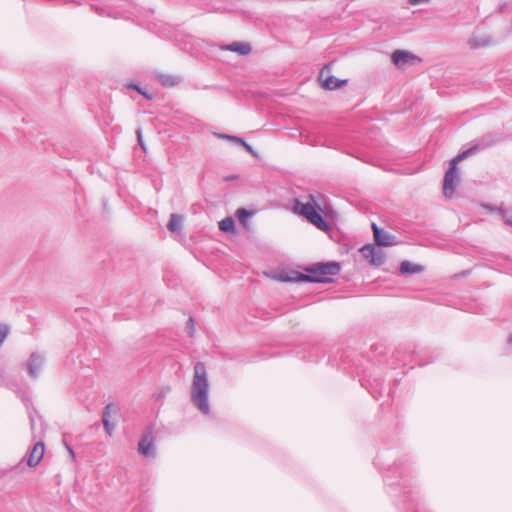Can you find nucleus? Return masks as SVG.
<instances>
[{
    "mask_svg": "<svg viewBox=\"0 0 512 512\" xmlns=\"http://www.w3.org/2000/svg\"><path fill=\"white\" fill-rule=\"evenodd\" d=\"M414 58L415 56L412 53L404 50H395L392 53V61L398 67L404 66Z\"/></svg>",
    "mask_w": 512,
    "mask_h": 512,
    "instance_id": "11",
    "label": "nucleus"
},
{
    "mask_svg": "<svg viewBox=\"0 0 512 512\" xmlns=\"http://www.w3.org/2000/svg\"><path fill=\"white\" fill-rule=\"evenodd\" d=\"M208 396L209 382L206 366L202 362H196L191 386V401L205 415L210 413Z\"/></svg>",
    "mask_w": 512,
    "mask_h": 512,
    "instance_id": "2",
    "label": "nucleus"
},
{
    "mask_svg": "<svg viewBox=\"0 0 512 512\" xmlns=\"http://www.w3.org/2000/svg\"><path fill=\"white\" fill-rule=\"evenodd\" d=\"M360 253L365 259L369 260V262L371 263L373 254L375 253L374 246L371 244H367L360 249Z\"/></svg>",
    "mask_w": 512,
    "mask_h": 512,
    "instance_id": "20",
    "label": "nucleus"
},
{
    "mask_svg": "<svg viewBox=\"0 0 512 512\" xmlns=\"http://www.w3.org/2000/svg\"><path fill=\"white\" fill-rule=\"evenodd\" d=\"M136 133H137V138H138L139 145H140L143 149H145L144 144H143V139H142V133H141V130H140V129H138V130L136 131Z\"/></svg>",
    "mask_w": 512,
    "mask_h": 512,
    "instance_id": "28",
    "label": "nucleus"
},
{
    "mask_svg": "<svg viewBox=\"0 0 512 512\" xmlns=\"http://www.w3.org/2000/svg\"><path fill=\"white\" fill-rule=\"evenodd\" d=\"M138 452L145 457H155V437L151 429H147L139 444Z\"/></svg>",
    "mask_w": 512,
    "mask_h": 512,
    "instance_id": "6",
    "label": "nucleus"
},
{
    "mask_svg": "<svg viewBox=\"0 0 512 512\" xmlns=\"http://www.w3.org/2000/svg\"><path fill=\"white\" fill-rule=\"evenodd\" d=\"M251 215H252V213L244 208L237 210V217H238L239 221L242 223H245L246 219L248 217H250Z\"/></svg>",
    "mask_w": 512,
    "mask_h": 512,
    "instance_id": "21",
    "label": "nucleus"
},
{
    "mask_svg": "<svg viewBox=\"0 0 512 512\" xmlns=\"http://www.w3.org/2000/svg\"><path fill=\"white\" fill-rule=\"evenodd\" d=\"M65 447L68 450L71 458L74 460L75 459V452H74L72 446H70L69 444L65 443Z\"/></svg>",
    "mask_w": 512,
    "mask_h": 512,
    "instance_id": "29",
    "label": "nucleus"
},
{
    "mask_svg": "<svg viewBox=\"0 0 512 512\" xmlns=\"http://www.w3.org/2000/svg\"><path fill=\"white\" fill-rule=\"evenodd\" d=\"M340 270V264L337 262L319 263L307 268L306 274L292 271L285 277H282V280L288 282L330 283L333 281V277L339 274Z\"/></svg>",
    "mask_w": 512,
    "mask_h": 512,
    "instance_id": "1",
    "label": "nucleus"
},
{
    "mask_svg": "<svg viewBox=\"0 0 512 512\" xmlns=\"http://www.w3.org/2000/svg\"><path fill=\"white\" fill-rule=\"evenodd\" d=\"M158 80L164 87H173L181 82L180 77L170 74H160Z\"/></svg>",
    "mask_w": 512,
    "mask_h": 512,
    "instance_id": "15",
    "label": "nucleus"
},
{
    "mask_svg": "<svg viewBox=\"0 0 512 512\" xmlns=\"http://www.w3.org/2000/svg\"><path fill=\"white\" fill-rule=\"evenodd\" d=\"M131 87H133L134 89H136L140 94H142L143 96H145L146 98L148 99H151L152 96L148 95L146 92L142 91L140 87H138L137 85H131Z\"/></svg>",
    "mask_w": 512,
    "mask_h": 512,
    "instance_id": "27",
    "label": "nucleus"
},
{
    "mask_svg": "<svg viewBox=\"0 0 512 512\" xmlns=\"http://www.w3.org/2000/svg\"><path fill=\"white\" fill-rule=\"evenodd\" d=\"M469 45L473 49H477L479 47L487 46L490 43V39L487 37H471L468 41Z\"/></svg>",
    "mask_w": 512,
    "mask_h": 512,
    "instance_id": "16",
    "label": "nucleus"
},
{
    "mask_svg": "<svg viewBox=\"0 0 512 512\" xmlns=\"http://www.w3.org/2000/svg\"><path fill=\"white\" fill-rule=\"evenodd\" d=\"M236 178H237V176H236V175H231V176L226 177V179H225V180L230 181V180H234V179H236Z\"/></svg>",
    "mask_w": 512,
    "mask_h": 512,
    "instance_id": "31",
    "label": "nucleus"
},
{
    "mask_svg": "<svg viewBox=\"0 0 512 512\" xmlns=\"http://www.w3.org/2000/svg\"><path fill=\"white\" fill-rule=\"evenodd\" d=\"M186 329H187V333L190 337H193L194 334H195V322H194V319L192 317H190L187 321V325H186Z\"/></svg>",
    "mask_w": 512,
    "mask_h": 512,
    "instance_id": "22",
    "label": "nucleus"
},
{
    "mask_svg": "<svg viewBox=\"0 0 512 512\" xmlns=\"http://www.w3.org/2000/svg\"><path fill=\"white\" fill-rule=\"evenodd\" d=\"M508 343L509 344H512V333L510 334L509 338H508Z\"/></svg>",
    "mask_w": 512,
    "mask_h": 512,
    "instance_id": "32",
    "label": "nucleus"
},
{
    "mask_svg": "<svg viewBox=\"0 0 512 512\" xmlns=\"http://www.w3.org/2000/svg\"><path fill=\"white\" fill-rule=\"evenodd\" d=\"M319 80L322 83V87L327 90L337 89L347 83V80H340L333 75L326 74L324 69L319 74Z\"/></svg>",
    "mask_w": 512,
    "mask_h": 512,
    "instance_id": "10",
    "label": "nucleus"
},
{
    "mask_svg": "<svg viewBox=\"0 0 512 512\" xmlns=\"http://www.w3.org/2000/svg\"><path fill=\"white\" fill-rule=\"evenodd\" d=\"M374 252L375 253L373 254L371 264L376 265V266H380V265L384 264L385 253L380 248H376L375 246H374Z\"/></svg>",
    "mask_w": 512,
    "mask_h": 512,
    "instance_id": "17",
    "label": "nucleus"
},
{
    "mask_svg": "<svg viewBox=\"0 0 512 512\" xmlns=\"http://www.w3.org/2000/svg\"><path fill=\"white\" fill-rule=\"evenodd\" d=\"M242 146L253 156H257L256 151L253 149L251 145H249L246 141L242 143Z\"/></svg>",
    "mask_w": 512,
    "mask_h": 512,
    "instance_id": "26",
    "label": "nucleus"
},
{
    "mask_svg": "<svg viewBox=\"0 0 512 512\" xmlns=\"http://www.w3.org/2000/svg\"><path fill=\"white\" fill-rule=\"evenodd\" d=\"M501 140L500 136L494 135V134H488L484 137H482L478 142H476L474 145H472L469 149L465 150L464 152H467V157L469 155H472L478 151L485 150L487 148L492 147L496 143H498Z\"/></svg>",
    "mask_w": 512,
    "mask_h": 512,
    "instance_id": "7",
    "label": "nucleus"
},
{
    "mask_svg": "<svg viewBox=\"0 0 512 512\" xmlns=\"http://www.w3.org/2000/svg\"><path fill=\"white\" fill-rule=\"evenodd\" d=\"M113 407H114V405L112 403H109V404H107L105 406V408L103 410V413H102V420L103 419H107V420L110 419L111 410H112Z\"/></svg>",
    "mask_w": 512,
    "mask_h": 512,
    "instance_id": "23",
    "label": "nucleus"
},
{
    "mask_svg": "<svg viewBox=\"0 0 512 512\" xmlns=\"http://www.w3.org/2000/svg\"><path fill=\"white\" fill-rule=\"evenodd\" d=\"M374 240L378 246H393L397 243L396 237L381 230L375 223L372 224Z\"/></svg>",
    "mask_w": 512,
    "mask_h": 512,
    "instance_id": "8",
    "label": "nucleus"
},
{
    "mask_svg": "<svg viewBox=\"0 0 512 512\" xmlns=\"http://www.w3.org/2000/svg\"><path fill=\"white\" fill-rule=\"evenodd\" d=\"M102 423H103V426H104V429L106 431V433L111 436L113 431H114V426L110 424V421L107 420V419H103L102 420Z\"/></svg>",
    "mask_w": 512,
    "mask_h": 512,
    "instance_id": "24",
    "label": "nucleus"
},
{
    "mask_svg": "<svg viewBox=\"0 0 512 512\" xmlns=\"http://www.w3.org/2000/svg\"><path fill=\"white\" fill-rule=\"evenodd\" d=\"M487 208H489L492 211H499V212H501L505 223L507 225L512 226V208L509 209V210H503V209H500V208H494V207H489V206H487Z\"/></svg>",
    "mask_w": 512,
    "mask_h": 512,
    "instance_id": "19",
    "label": "nucleus"
},
{
    "mask_svg": "<svg viewBox=\"0 0 512 512\" xmlns=\"http://www.w3.org/2000/svg\"><path fill=\"white\" fill-rule=\"evenodd\" d=\"M183 221H184V219H183V217L181 215L172 213L170 215V219H169L167 228L171 232H178V231H180L182 229Z\"/></svg>",
    "mask_w": 512,
    "mask_h": 512,
    "instance_id": "13",
    "label": "nucleus"
},
{
    "mask_svg": "<svg viewBox=\"0 0 512 512\" xmlns=\"http://www.w3.org/2000/svg\"><path fill=\"white\" fill-rule=\"evenodd\" d=\"M424 270L423 266L413 264L408 260H405L400 265V272L402 274H417Z\"/></svg>",
    "mask_w": 512,
    "mask_h": 512,
    "instance_id": "12",
    "label": "nucleus"
},
{
    "mask_svg": "<svg viewBox=\"0 0 512 512\" xmlns=\"http://www.w3.org/2000/svg\"><path fill=\"white\" fill-rule=\"evenodd\" d=\"M318 198L319 196L310 194L308 196L309 200L305 203H302L299 200H297L296 209L303 217H305L311 224H313L319 230L328 231L330 226L320 214V206L317 203Z\"/></svg>",
    "mask_w": 512,
    "mask_h": 512,
    "instance_id": "3",
    "label": "nucleus"
},
{
    "mask_svg": "<svg viewBox=\"0 0 512 512\" xmlns=\"http://www.w3.org/2000/svg\"><path fill=\"white\" fill-rule=\"evenodd\" d=\"M429 0H409V3L411 5H419L421 3H428Z\"/></svg>",
    "mask_w": 512,
    "mask_h": 512,
    "instance_id": "30",
    "label": "nucleus"
},
{
    "mask_svg": "<svg viewBox=\"0 0 512 512\" xmlns=\"http://www.w3.org/2000/svg\"><path fill=\"white\" fill-rule=\"evenodd\" d=\"M467 158V152L459 153L452 159L449 169L445 172L443 181V193L446 197L451 198L455 192V181L458 178L457 164Z\"/></svg>",
    "mask_w": 512,
    "mask_h": 512,
    "instance_id": "4",
    "label": "nucleus"
},
{
    "mask_svg": "<svg viewBox=\"0 0 512 512\" xmlns=\"http://www.w3.org/2000/svg\"><path fill=\"white\" fill-rule=\"evenodd\" d=\"M221 137L224 138V139H227L229 141H232V142H235V143H239L241 145L245 141L243 138H240V137H237V136H232V135H222Z\"/></svg>",
    "mask_w": 512,
    "mask_h": 512,
    "instance_id": "25",
    "label": "nucleus"
},
{
    "mask_svg": "<svg viewBox=\"0 0 512 512\" xmlns=\"http://www.w3.org/2000/svg\"><path fill=\"white\" fill-rule=\"evenodd\" d=\"M45 363V357L37 352L30 355L27 363L29 375L33 378H37L42 367Z\"/></svg>",
    "mask_w": 512,
    "mask_h": 512,
    "instance_id": "9",
    "label": "nucleus"
},
{
    "mask_svg": "<svg viewBox=\"0 0 512 512\" xmlns=\"http://www.w3.org/2000/svg\"><path fill=\"white\" fill-rule=\"evenodd\" d=\"M219 228L224 232H232L235 228V222L231 217H226L219 222Z\"/></svg>",
    "mask_w": 512,
    "mask_h": 512,
    "instance_id": "18",
    "label": "nucleus"
},
{
    "mask_svg": "<svg viewBox=\"0 0 512 512\" xmlns=\"http://www.w3.org/2000/svg\"><path fill=\"white\" fill-rule=\"evenodd\" d=\"M227 50L237 52L240 55H247L251 52V46L248 43L233 42L227 46Z\"/></svg>",
    "mask_w": 512,
    "mask_h": 512,
    "instance_id": "14",
    "label": "nucleus"
},
{
    "mask_svg": "<svg viewBox=\"0 0 512 512\" xmlns=\"http://www.w3.org/2000/svg\"><path fill=\"white\" fill-rule=\"evenodd\" d=\"M44 450V443L37 442L31 451L16 466H14L12 470L16 472H23L25 470V463L30 468L36 467L44 456Z\"/></svg>",
    "mask_w": 512,
    "mask_h": 512,
    "instance_id": "5",
    "label": "nucleus"
}]
</instances>
